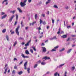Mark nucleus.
I'll use <instances>...</instances> for the list:
<instances>
[{
	"label": "nucleus",
	"instance_id": "nucleus-25",
	"mask_svg": "<svg viewBox=\"0 0 76 76\" xmlns=\"http://www.w3.org/2000/svg\"><path fill=\"white\" fill-rule=\"evenodd\" d=\"M30 70H31V69L29 68L27 69V72L28 73H30V72H29V71H30Z\"/></svg>",
	"mask_w": 76,
	"mask_h": 76
},
{
	"label": "nucleus",
	"instance_id": "nucleus-34",
	"mask_svg": "<svg viewBox=\"0 0 76 76\" xmlns=\"http://www.w3.org/2000/svg\"><path fill=\"white\" fill-rule=\"evenodd\" d=\"M65 9H69V6H66L65 7Z\"/></svg>",
	"mask_w": 76,
	"mask_h": 76
},
{
	"label": "nucleus",
	"instance_id": "nucleus-8",
	"mask_svg": "<svg viewBox=\"0 0 76 76\" xmlns=\"http://www.w3.org/2000/svg\"><path fill=\"white\" fill-rule=\"evenodd\" d=\"M64 64L60 65L59 66H57L56 68L57 69L58 68V67H59V68H60V67H61L62 66H64Z\"/></svg>",
	"mask_w": 76,
	"mask_h": 76
},
{
	"label": "nucleus",
	"instance_id": "nucleus-23",
	"mask_svg": "<svg viewBox=\"0 0 76 76\" xmlns=\"http://www.w3.org/2000/svg\"><path fill=\"white\" fill-rule=\"evenodd\" d=\"M18 39L19 40H23L24 39L23 37H20Z\"/></svg>",
	"mask_w": 76,
	"mask_h": 76
},
{
	"label": "nucleus",
	"instance_id": "nucleus-15",
	"mask_svg": "<svg viewBox=\"0 0 76 76\" xmlns=\"http://www.w3.org/2000/svg\"><path fill=\"white\" fill-rule=\"evenodd\" d=\"M6 38L7 39V41H9V36L8 35H7L6 36Z\"/></svg>",
	"mask_w": 76,
	"mask_h": 76
},
{
	"label": "nucleus",
	"instance_id": "nucleus-47",
	"mask_svg": "<svg viewBox=\"0 0 76 76\" xmlns=\"http://www.w3.org/2000/svg\"><path fill=\"white\" fill-rule=\"evenodd\" d=\"M23 63V61H21L19 64V65H21L22 63Z\"/></svg>",
	"mask_w": 76,
	"mask_h": 76
},
{
	"label": "nucleus",
	"instance_id": "nucleus-24",
	"mask_svg": "<svg viewBox=\"0 0 76 76\" xmlns=\"http://www.w3.org/2000/svg\"><path fill=\"white\" fill-rule=\"evenodd\" d=\"M23 23V21H22L21 23V27H23L24 26V25L23 24H22Z\"/></svg>",
	"mask_w": 76,
	"mask_h": 76
},
{
	"label": "nucleus",
	"instance_id": "nucleus-27",
	"mask_svg": "<svg viewBox=\"0 0 76 76\" xmlns=\"http://www.w3.org/2000/svg\"><path fill=\"white\" fill-rule=\"evenodd\" d=\"M16 10H14L13 11H11L10 12L11 13H12L13 14H14L15 12H16Z\"/></svg>",
	"mask_w": 76,
	"mask_h": 76
},
{
	"label": "nucleus",
	"instance_id": "nucleus-35",
	"mask_svg": "<svg viewBox=\"0 0 76 76\" xmlns=\"http://www.w3.org/2000/svg\"><path fill=\"white\" fill-rule=\"evenodd\" d=\"M7 0H4V1H3L2 2V4H4V2H7Z\"/></svg>",
	"mask_w": 76,
	"mask_h": 76
},
{
	"label": "nucleus",
	"instance_id": "nucleus-56",
	"mask_svg": "<svg viewBox=\"0 0 76 76\" xmlns=\"http://www.w3.org/2000/svg\"><path fill=\"white\" fill-rule=\"evenodd\" d=\"M4 14H5V13L4 12H2L1 13V15H4Z\"/></svg>",
	"mask_w": 76,
	"mask_h": 76
},
{
	"label": "nucleus",
	"instance_id": "nucleus-3",
	"mask_svg": "<svg viewBox=\"0 0 76 76\" xmlns=\"http://www.w3.org/2000/svg\"><path fill=\"white\" fill-rule=\"evenodd\" d=\"M27 64H28V62L26 61L25 63L24 64V69L25 70H26L27 69V68H26V66H27Z\"/></svg>",
	"mask_w": 76,
	"mask_h": 76
},
{
	"label": "nucleus",
	"instance_id": "nucleus-40",
	"mask_svg": "<svg viewBox=\"0 0 76 76\" xmlns=\"http://www.w3.org/2000/svg\"><path fill=\"white\" fill-rule=\"evenodd\" d=\"M35 23H36V21H34V22H33L32 23V25H34Z\"/></svg>",
	"mask_w": 76,
	"mask_h": 76
},
{
	"label": "nucleus",
	"instance_id": "nucleus-19",
	"mask_svg": "<svg viewBox=\"0 0 76 76\" xmlns=\"http://www.w3.org/2000/svg\"><path fill=\"white\" fill-rule=\"evenodd\" d=\"M8 68V67L6 68L5 69V72H4V74H6V72H7V70Z\"/></svg>",
	"mask_w": 76,
	"mask_h": 76
},
{
	"label": "nucleus",
	"instance_id": "nucleus-37",
	"mask_svg": "<svg viewBox=\"0 0 76 76\" xmlns=\"http://www.w3.org/2000/svg\"><path fill=\"white\" fill-rule=\"evenodd\" d=\"M51 51L53 52V51H56V49H52L51 50Z\"/></svg>",
	"mask_w": 76,
	"mask_h": 76
},
{
	"label": "nucleus",
	"instance_id": "nucleus-45",
	"mask_svg": "<svg viewBox=\"0 0 76 76\" xmlns=\"http://www.w3.org/2000/svg\"><path fill=\"white\" fill-rule=\"evenodd\" d=\"M42 16L43 17H45V14H42Z\"/></svg>",
	"mask_w": 76,
	"mask_h": 76
},
{
	"label": "nucleus",
	"instance_id": "nucleus-46",
	"mask_svg": "<svg viewBox=\"0 0 76 76\" xmlns=\"http://www.w3.org/2000/svg\"><path fill=\"white\" fill-rule=\"evenodd\" d=\"M29 58V56H25L24 58Z\"/></svg>",
	"mask_w": 76,
	"mask_h": 76
},
{
	"label": "nucleus",
	"instance_id": "nucleus-26",
	"mask_svg": "<svg viewBox=\"0 0 76 76\" xmlns=\"http://www.w3.org/2000/svg\"><path fill=\"white\" fill-rule=\"evenodd\" d=\"M37 17H38V16L37 15V14H36L35 15V18L36 20H37Z\"/></svg>",
	"mask_w": 76,
	"mask_h": 76
},
{
	"label": "nucleus",
	"instance_id": "nucleus-29",
	"mask_svg": "<svg viewBox=\"0 0 76 76\" xmlns=\"http://www.w3.org/2000/svg\"><path fill=\"white\" fill-rule=\"evenodd\" d=\"M46 64V62H42L41 63V64L42 65H45Z\"/></svg>",
	"mask_w": 76,
	"mask_h": 76
},
{
	"label": "nucleus",
	"instance_id": "nucleus-43",
	"mask_svg": "<svg viewBox=\"0 0 76 76\" xmlns=\"http://www.w3.org/2000/svg\"><path fill=\"white\" fill-rule=\"evenodd\" d=\"M52 23H53V24H54V20L52 19Z\"/></svg>",
	"mask_w": 76,
	"mask_h": 76
},
{
	"label": "nucleus",
	"instance_id": "nucleus-17",
	"mask_svg": "<svg viewBox=\"0 0 76 76\" xmlns=\"http://www.w3.org/2000/svg\"><path fill=\"white\" fill-rule=\"evenodd\" d=\"M12 31V30H11L10 31V32L11 33V35H12L13 34H14V33H15V32L14 31Z\"/></svg>",
	"mask_w": 76,
	"mask_h": 76
},
{
	"label": "nucleus",
	"instance_id": "nucleus-28",
	"mask_svg": "<svg viewBox=\"0 0 76 76\" xmlns=\"http://www.w3.org/2000/svg\"><path fill=\"white\" fill-rule=\"evenodd\" d=\"M6 29H4L2 30V33H5L6 32Z\"/></svg>",
	"mask_w": 76,
	"mask_h": 76
},
{
	"label": "nucleus",
	"instance_id": "nucleus-36",
	"mask_svg": "<svg viewBox=\"0 0 76 76\" xmlns=\"http://www.w3.org/2000/svg\"><path fill=\"white\" fill-rule=\"evenodd\" d=\"M58 48V46H57L54 48V49L56 50V49Z\"/></svg>",
	"mask_w": 76,
	"mask_h": 76
},
{
	"label": "nucleus",
	"instance_id": "nucleus-22",
	"mask_svg": "<svg viewBox=\"0 0 76 76\" xmlns=\"http://www.w3.org/2000/svg\"><path fill=\"white\" fill-rule=\"evenodd\" d=\"M15 16H16V20H18V14H16L15 15Z\"/></svg>",
	"mask_w": 76,
	"mask_h": 76
},
{
	"label": "nucleus",
	"instance_id": "nucleus-4",
	"mask_svg": "<svg viewBox=\"0 0 76 76\" xmlns=\"http://www.w3.org/2000/svg\"><path fill=\"white\" fill-rule=\"evenodd\" d=\"M15 17V15H13L9 19V21L10 22H11V21H12V20H13V18Z\"/></svg>",
	"mask_w": 76,
	"mask_h": 76
},
{
	"label": "nucleus",
	"instance_id": "nucleus-59",
	"mask_svg": "<svg viewBox=\"0 0 76 76\" xmlns=\"http://www.w3.org/2000/svg\"><path fill=\"white\" fill-rule=\"evenodd\" d=\"M47 14L48 15H49L50 14V12L48 11L47 13Z\"/></svg>",
	"mask_w": 76,
	"mask_h": 76
},
{
	"label": "nucleus",
	"instance_id": "nucleus-13",
	"mask_svg": "<svg viewBox=\"0 0 76 76\" xmlns=\"http://www.w3.org/2000/svg\"><path fill=\"white\" fill-rule=\"evenodd\" d=\"M23 73V72L21 71H20V72H19L18 73V74L19 75H22V74Z\"/></svg>",
	"mask_w": 76,
	"mask_h": 76
},
{
	"label": "nucleus",
	"instance_id": "nucleus-54",
	"mask_svg": "<svg viewBox=\"0 0 76 76\" xmlns=\"http://www.w3.org/2000/svg\"><path fill=\"white\" fill-rule=\"evenodd\" d=\"M43 24L44 25H45V22L44 21V22H42Z\"/></svg>",
	"mask_w": 76,
	"mask_h": 76
},
{
	"label": "nucleus",
	"instance_id": "nucleus-41",
	"mask_svg": "<svg viewBox=\"0 0 76 76\" xmlns=\"http://www.w3.org/2000/svg\"><path fill=\"white\" fill-rule=\"evenodd\" d=\"M30 51L31 53H34V52H33V50H32L31 49H30Z\"/></svg>",
	"mask_w": 76,
	"mask_h": 76
},
{
	"label": "nucleus",
	"instance_id": "nucleus-9",
	"mask_svg": "<svg viewBox=\"0 0 76 76\" xmlns=\"http://www.w3.org/2000/svg\"><path fill=\"white\" fill-rule=\"evenodd\" d=\"M54 76H60V74H58V72H56L54 74Z\"/></svg>",
	"mask_w": 76,
	"mask_h": 76
},
{
	"label": "nucleus",
	"instance_id": "nucleus-48",
	"mask_svg": "<svg viewBox=\"0 0 76 76\" xmlns=\"http://www.w3.org/2000/svg\"><path fill=\"white\" fill-rule=\"evenodd\" d=\"M75 66L72 67V70H75Z\"/></svg>",
	"mask_w": 76,
	"mask_h": 76
},
{
	"label": "nucleus",
	"instance_id": "nucleus-52",
	"mask_svg": "<svg viewBox=\"0 0 76 76\" xmlns=\"http://www.w3.org/2000/svg\"><path fill=\"white\" fill-rule=\"evenodd\" d=\"M53 39H57V38L56 37V36H54V37H53Z\"/></svg>",
	"mask_w": 76,
	"mask_h": 76
},
{
	"label": "nucleus",
	"instance_id": "nucleus-16",
	"mask_svg": "<svg viewBox=\"0 0 76 76\" xmlns=\"http://www.w3.org/2000/svg\"><path fill=\"white\" fill-rule=\"evenodd\" d=\"M29 42H28L27 44H26L25 46L27 47V46H29Z\"/></svg>",
	"mask_w": 76,
	"mask_h": 76
},
{
	"label": "nucleus",
	"instance_id": "nucleus-61",
	"mask_svg": "<svg viewBox=\"0 0 76 76\" xmlns=\"http://www.w3.org/2000/svg\"><path fill=\"white\" fill-rule=\"evenodd\" d=\"M28 29V27H25V29L26 30H27V29Z\"/></svg>",
	"mask_w": 76,
	"mask_h": 76
},
{
	"label": "nucleus",
	"instance_id": "nucleus-20",
	"mask_svg": "<svg viewBox=\"0 0 76 76\" xmlns=\"http://www.w3.org/2000/svg\"><path fill=\"white\" fill-rule=\"evenodd\" d=\"M25 53L26 54H29V51L28 50H26Z\"/></svg>",
	"mask_w": 76,
	"mask_h": 76
},
{
	"label": "nucleus",
	"instance_id": "nucleus-11",
	"mask_svg": "<svg viewBox=\"0 0 76 76\" xmlns=\"http://www.w3.org/2000/svg\"><path fill=\"white\" fill-rule=\"evenodd\" d=\"M65 50V48H62L60 50H59V52H62L64 51Z\"/></svg>",
	"mask_w": 76,
	"mask_h": 76
},
{
	"label": "nucleus",
	"instance_id": "nucleus-6",
	"mask_svg": "<svg viewBox=\"0 0 76 76\" xmlns=\"http://www.w3.org/2000/svg\"><path fill=\"white\" fill-rule=\"evenodd\" d=\"M42 48H43L42 53H45L47 51V50H46L45 48L42 47Z\"/></svg>",
	"mask_w": 76,
	"mask_h": 76
},
{
	"label": "nucleus",
	"instance_id": "nucleus-38",
	"mask_svg": "<svg viewBox=\"0 0 76 76\" xmlns=\"http://www.w3.org/2000/svg\"><path fill=\"white\" fill-rule=\"evenodd\" d=\"M16 72V71L15 70H14L12 71V73L13 74H15V73Z\"/></svg>",
	"mask_w": 76,
	"mask_h": 76
},
{
	"label": "nucleus",
	"instance_id": "nucleus-5",
	"mask_svg": "<svg viewBox=\"0 0 76 76\" xmlns=\"http://www.w3.org/2000/svg\"><path fill=\"white\" fill-rule=\"evenodd\" d=\"M18 10L19 11V13H22L23 12H22V10L20 9V8L18 7L17 8Z\"/></svg>",
	"mask_w": 76,
	"mask_h": 76
},
{
	"label": "nucleus",
	"instance_id": "nucleus-62",
	"mask_svg": "<svg viewBox=\"0 0 76 76\" xmlns=\"http://www.w3.org/2000/svg\"><path fill=\"white\" fill-rule=\"evenodd\" d=\"M41 60H39V61H38V62L39 63H41Z\"/></svg>",
	"mask_w": 76,
	"mask_h": 76
},
{
	"label": "nucleus",
	"instance_id": "nucleus-12",
	"mask_svg": "<svg viewBox=\"0 0 76 76\" xmlns=\"http://www.w3.org/2000/svg\"><path fill=\"white\" fill-rule=\"evenodd\" d=\"M61 37L63 38H66V37H67V35H63V36H61Z\"/></svg>",
	"mask_w": 76,
	"mask_h": 76
},
{
	"label": "nucleus",
	"instance_id": "nucleus-60",
	"mask_svg": "<svg viewBox=\"0 0 76 76\" xmlns=\"http://www.w3.org/2000/svg\"><path fill=\"white\" fill-rule=\"evenodd\" d=\"M39 4H42V2L41 1H40L39 2Z\"/></svg>",
	"mask_w": 76,
	"mask_h": 76
},
{
	"label": "nucleus",
	"instance_id": "nucleus-42",
	"mask_svg": "<svg viewBox=\"0 0 76 76\" xmlns=\"http://www.w3.org/2000/svg\"><path fill=\"white\" fill-rule=\"evenodd\" d=\"M50 3V1H49L46 2V4H48V3Z\"/></svg>",
	"mask_w": 76,
	"mask_h": 76
},
{
	"label": "nucleus",
	"instance_id": "nucleus-21",
	"mask_svg": "<svg viewBox=\"0 0 76 76\" xmlns=\"http://www.w3.org/2000/svg\"><path fill=\"white\" fill-rule=\"evenodd\" d=\"M72 49H69V50L67 52V53L68 54L69 53H70V52H71V51H72Z\"/></svg>",
	"mask_w": 76,
	"mask_h": 76
},
{
	"label": "nucleus",
	"instance_id": "nucleus-58",
	"mask_svg": "<svg viewBox=\"0 0 76 76\" xmlns=\"http://www.w3.org/2000/svg\"><path fill=\"white\" fill-rule=\"evenodd\" d=\"M21 44H22V45H25V42H22Z\"/></svg>",
	"mask_w": 76,
	"mask_h": 76
},
{
	"label": "nucleus",
	"instance_id": "nucleus-30",
	"mask_svg": "<svg viewBox=\"0 0 76 76\" xmlns=\"http://www.w3.org/2000/svg\"><path fill=\"white\" fill-rule=\"evenodd\" d=\"M54 7L56 8V9H58V7L56 5H55L53 6Z\"/></svg>",
	"mask_w": 76,
	"mask_h": 76
},
{
	"label": "nucleus",
	"instance_id": "nucleus-31",
	"mask_svg": "<svg viewBox=\"0 0 76 76\" xmlns=\"http://www.w3.org/2000/svg\"><path fill=\"white\" fill-rule=\"evenodd\" d=\"M32 48H33L34 51H36V49H35V48L34 46H33L32 47Z\"/></svg>",
	"mask_w": 76,
	"mask_h": 76
},
{
	"label": "nucleus",
	"instance_id": "nucleus-2",
	"mask_svg": "<svg viewBox=\"0 0 76 76\" xmlns=\"http://www.w3.org/2000/svg\"><path fill=\"white\" fill-rule=\"evenodd\" d=\"M20 28V26H18L17 28H16L15 30V32L16 34H17V35H18V36L19 35V31H18Z\"/></svg>",
	"mask_w": 76,
	"mask_h": 76
},
{
	"label": "nucleus",
	"instance_id": "nucleus-51",
	"mask_svg": "<svg viewBox=\"0 0 76 76\" xmlns=\"http://www.w3.org/2000/svg\"><path fill=\"white\" fill-rule=\"evenodd\" d=\"M9 50H11V48H12V46H10L9 47Z\"/></svg>",
	"mask_w": 76,
	"mask_h": 76
},
{
	"label": "nucleus",
	"instance_id": "nucleus-55",
	"mask_svg": "<svg viewBox=\"0 0 76 76\" xmlns=\"http://www.w3.org/2000/svg\"><path fill=\"white\" fill-rule=\"evenodd\" d=\"M76 46V45H72V47H75Z\"/></svg>",
	"mask_w": 76,
	"mask_h": 76
},
{
	"label": "nucleus",
	"instance_id": "nucleus-50",
	"mask_svg": "<svg viewBox=\"0 0 76 76\" xmlns=\"http://www.w3.org/2000/svg\"><path fill=\"white\" fill-rule=\"evenodd\" d=\"M32 1V0H28V3H31Z\"/></svg>",
	"mask_w": 76,
	"mask_h": 76
},
{
	"label": "nucleus",
	"instance_id": "nucleus-49",
	"mask_svg": "<svg viewBox=\"0 0 76 76\" xmlns=\"http://www.w3.org/2000/svg\"><path fill=\"white\" fill-rule=\"evenodd\" d=\"M14 69H18V67L16 66H14Z\"/></svg>",
	"mask_w": 76,
	"mask_h": 76
},
{
	"label": "nucleus",
	"instance_id": "nucleus-64",
	"mask_svg": "<svg viewBox=\"0 0 76 76\" xmlns=\"http://www.w3.org/2000/svg\"><path fill=\"white\" fill-rule=\"evenodd\" d=\"M4 25H3V24H2L0 25V26H3Z\"/></svg>",
	"mask_w": 76,
	"mask_h": 76
},
{
	"label": "nucleus",
	"instance_id": "nucleus-18",
	"mask_svg": "<svg viewBox=\"0 0 76 76\" xmlns=\"http://www.w3.org/2000/svg\"><path fill=\"white\" fill-rule=\"evenodd\" d=\"M16 44H17V41H15L13 44V47H15Z\"/></svg>",
	"mask_w": 76,
	"mask_h": 76
},
{
	"label": "nucleus",
	"instance_id": "nucleus-53",
	"mask_svg": "<svg viewBox=\"0 0 76 76\" xmlns=\"http://www.w3.org/2000/svg\"><path fill=\"white\" fill-rule=\"evenodd\" d=\"M69 40H70V38H69L68 39L66 40L67 41H69Z\"/></svg>",
	"mask_w": 76,
	"mask_h": 76
},
{
	"label": "nucleus",
	"instance_id": "nucleus-14",
	"mask_svg": "<svg viewBox=\"0 0 76 76\" xmlns=\"http://www.w3.org/2000/svg\"><path fill=\"white\" fill-rule=\"evenodd\" d=\"M7 17V15H4L3 16H2L1 18V19H4L5 18H6Z\"/></svg>",
	"mask_w": 76,
	"mask_h": 76
},
{
	"label": "nucleus",
	"instance_id": "nucleus-32",
	"mask_svg": "<svg viewBox=\"0 0 76 76\" xmlns=\"http://www.w3.org/2000/svg\"><path fill=\"white\" fill-rule=\"evenodd\" d=\"M21 56L23 58H24L25 56L23 54L21 53Z\"/></svg>",
	"mask_w": 76,
	"mask_h": 76
},
{
	"label": "nucleus",
	"instance_id": "nucleus-57",
	"mask_svg": "<svg viewBox=\"0 0 76 76\" xmlns=\"http://www.w3.org/2000/svg\"><path fill=\"white\" fill-rule=\"evenodd\" d=\"M14 61H15V60L17 61V60H18L16 58H15L14 59Z\"/></svg>",
	"mask_w": 76,
	"mask_h": 76
},
{
	"label": "nucleus",
	"instance_id": "nucleus-44",
	"mask_svg": "<svg viewBox=\"0 0 76 76\" xmlns=\"http://www.w3.org/2000/svg\"><path fill=\"white\" fill-rule=\"evenodd\" d=\"M71 37H76V35H71Z\"/></svg>",
	"mask_w": 76,
	"mask_h": 76
},
{
	"label": "nucleus",
	"instance_id": "nucleus-1",
	"mask_svg": "<svg viewBox=\"0 0 76 76\" xmlns=\"http://www.w3.org/2000/svg\"><path fill=\"white\" fill-rule=\"evenodd\" d=\"M27 1V0H24L23 2H21L20 3V5L22 7H24L26 5V3Z\"/></svg>",
	"mask_w": 76,
	"mask_h": 76
},
{
	"label": "nucleus",
	"instance_id": "nucleus-39",
	"mask_svg": "<svg viewBox=\"0 0 76 76\" xmlns=\"http://www.w3.org/2000/svg\"><path fill=\"white\" fill-rule=\"evenodd\" d=\"M37 66H38V65L37 64H35L34 65V68H36V67H37Z\"/></svg>",
	"mask_w": 76,
	"mask_h": 76
},
{
	"label": "nucleus",
	"instance_id": "nucleus-33",
	"mask_svg": "<svg viewBox=\"0 0 76 76\" xmlns=\"http://www.w3.org/2000/svg\"><path fill=\"white\" fill-rule=\"evenodd\" d=\"M42 22V20L41 19H40V24L41 25Z\"/></svg>",
	"mask_w": 76,
	"mask_h": 76
},
{
	"label": "nucleus",
	"instance_id": "nucleus-7",
	"mask_svg": "<svg viewBox=\"0 0 76 76\" xmlns=\"http://www.w3.org/2000/svg\"><path fill=\"white\" fill-rule=\"evenodd\" d=\"M42 59H45V60H50V58L49 57H48L47 56H45L42 58Z\"/></svg>",
	"mask_w": 76,
	"mask_h": 76
},
{
	"label": "nucleus",
	"instance_id": "nucleus-10",
	"mask_svg": "<svg viewBox=\"0 0 76 76\" xmlns=\"http://www.w3.org/2000/svg\"><path fill=\"white\" fill-rule=\"evenodd\" d=\"M61 31V28H59V29H58V31L57 32V34H60V32Z\"/></svg>",
	"mask_w": 76,
	"mask_h": 76
},
{
	"label": "nucleus",
	"instance_id": "nucleus-63",
	"mask_svg": "<svg viewBox=\"0 0 76 76\" xmlns=\"http://www.w3.org/2000/svg\"><path fill=\"white\" fill-rule=\"evenodd\" d=\"M67 28L68 29H69V28H70V26H68Z\"/></svg>",
	"mask_w": 76,
	"mask_h": 76
}]
</instances>
